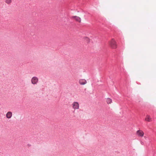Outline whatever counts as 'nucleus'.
<instances>
[{"label": "nucleus", "mask_w": 156, "mask_h": 156, "mask_svg": "<svg viewBox=\"0 0 156 156\" xmlns=\"http://www.w3.org/2000/svg\"><path fill=\"white\" fill-rule=\"evenodd\" d=\"M72 108L74 110H78L80 108V105L78 102L77 101H74L71 104Z\"/></svg>", "instance_id": "1"}, {"label": "nucleus", "mask_w": 156, "mask_h": 156, "mask_svg": "<svg viewBox=\"0 0 156 156\" xmlns=\"http://www.w3.org/2000/svg\"><path fill=\"white\" fill-rule=\"evenodd\" d=\"M109 44L112 48L115 49L117 47V44L116 42L113 39H112L109 41Z\"/></svg>", "instance_id": "2"}, {"label": "nucleus", "mask_w": 156, "mask_h": 156, "mask_svg": "<svg viewBox=\"0 0 156 156\" xmlns=\"http://www.w3.org/2000/svg\"><path fill=\"white\" fill-rule=\"evenodd\" d=\"M144 133L141 130H139L136 131V135L139 137H143L144 135Z\"/></svg>", "instance_id": "3"}, {"label": "nucleus", "mask_w": 156, "mask_h": 156, "mask_svg": "<svg viewBox=\"0 0 156 156\" xmlns=\"http://www.w3.org/2000/svg\"><path fill=\"white\" fill-rule=\"evenodd\" d=\"M38 81V79L36 77H33L31 80V82L33 84H36Z\"/></svg>", "instance_id": "4"}, {"label": "nucleus", "mask_w": 156, "mask_h": 156, "mask_svg": "<svg viewBox=\"0 0 156 156\" xmlns=\"http://www.w3.org/2000/svg\"><path fill=\"white\" fill-rule=\"evenodd\" d=\"M79 83L80 85H83L87 83V81L85 79H80L79 80Z\"/></svg>", "instance_id": "5"}, {"label": "nucleus", "mask_w": 156, "mask_h": 156, "mask_svg": "<svg viewBox=\"0 0 156 156\" xmlns=\"http://www.w3.org/2000/svg\"><path fill=\"white\" fill-rule=\"evenodd\" d=\"M12 113L11 112H8L6 114V117L7 118L10 119L12 116Z\"/></svg>", "instance_id": "6"}, {"label": "nucleus", "mask_w": 156, "mask_h": 156, "mask_svg": "<svg viewBox=\"0 0 156 156\" xmlns=\"http://www.w3.org/2000/svg\"><path fill=\"white\" fill-rule=\"evenodd\" d=\"M145 120L147 122H151L152 121V119L149 115H147Z\"/></svg>", "instance_id": "7"}, {"label": "nucleus", "mask_w": 156, "mask_h": 156, "mask_svg": "<svg viewBox=\"0 0 156 156\" xmlns=\"http://www.w3.org/2000/svg\"><path fill=\"white\" fill-rule=\"evenodd\" d=\"M72 18L73 19H75L76 21L79 22H81V19L80 17L77 16H73L72 17Z\"/></svg>", "instance_id": "8"}, {"label": "nucleus", "mask_w": 156, "mask_h": 156, "mask_svg": "<svg viewBox=\"0 0 156 156\" xmlns=\"http://www.w3.org/2000/svg\"><path fill=\"white\" fill-rule=\"evenodd\" d=\"M83 40L85 41L87 43H88L90 41V39L87 37H84L83 38Z\"/></svg>", "instance_id": "9"}, {"label": "nucleus", "mask_w": 156, "mask_h": 156, "mask_svg": "<svg viewBox=\"0 0 156 156\" xmlns=\"http://www.w3.org/2000/svg\"><path fill=\"white\" fill-rule=\"evenodd\" d=\"M106 102L108 104H110L112 102V100L109 98H108L106 99Z\"/></svg>", "instance_id": "10"}, {"label": "nucleus", "mask_w": 156, "mask_h": 156, "mask_svg": "<svg viewBox=\"0 0 156 156\" xmlns=\"http://www.w3.org/2000/svg\"><path fill=\"white\" fill-rule=\"evenodd\" d=\"M12 0H5V2L8 5L10 4L12 2Z\"/></svg>", "instance_id": "11"}]
</instances>
